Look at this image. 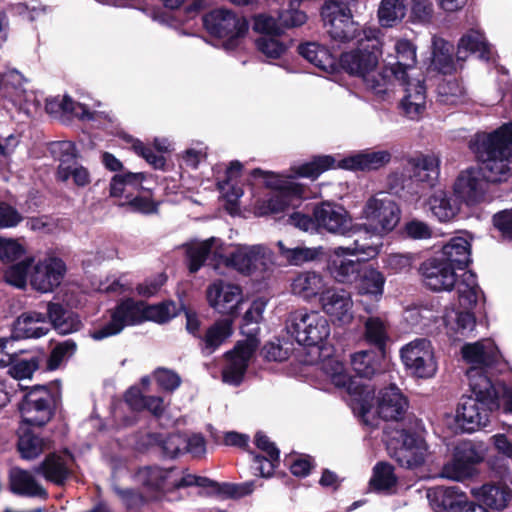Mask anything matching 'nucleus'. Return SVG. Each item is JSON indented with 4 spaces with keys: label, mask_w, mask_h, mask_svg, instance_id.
<instances>
[{
    "label": "nucleus",
    "mask_w": 512,
    "mask_h": 512,
    "mask_svg": "<svg viewBox=\"0 0 512 512\" xmlns=\"http://www.w3.org/2000/svg\"><path fill=\"white\" fill-rule=\"evenodd\" d=\"M512 121L504 123L491 133L478 132L469 142L470 150L478 160L477 167L462 171L453 185L454 196L467 206H474L485 198L489 183L506 181L512 163Z\"/></svg>",
    "instance_id": "obj_1"
},
{
    "label": "nucleus",
    "mask_w": 512,
    "mask_h": 512,
    "mask_svg": "<svg viewBox=\"0 0 512 512\" xmlns=\"http://www.w3.org/2000/svg\"><path fill=\"white\" fill-rule=\"evenodd\" d=\"M381 31L369 28L359 42V47L348 52H333L317 42H307L298 46V53L319 69L335 73L339 69L351 76L366 78L374 72L382 56Z\"/></svg>",
    "instance_id": "obj_2"
},
{
    "label": "nucleus",
    "mask_w": 512,
    "mask_h": 512,
    "mask_svg": "<svg viewBox=\"0 0 512 512\" xmlns=\"http://www.w3.org/2000/svg\"><path fill=\"white\" fill-rule=\"evenodd\" d=\"M396 61L389 62L383 71L367 78V85L375 93H385L387 84L394 77L404 86L405 95L399 103L400 109L410 119H418L426 108L425 79L412 82L407 71L417 64V47L408 39H399L395 46Z\"/></svg>",
    "instance_id": "obj_3"
},
{
    "label": "nucleus",
    "mask_w": 512,
    "mask_h": 512,
    "mask_svg": "<svg viewBox=\"0 0 512 512\" xmlns=\"http://www.w3.org/2000/svg\"><path fill=\"white\" fill-rule=\"evenodd\" d=\"M471 262V242L456 236L423 261L419 272L430 290L452 291L457 283L456 271L465 270Z\"/></svg>",
    "instance_id": "obj_4"
},
{
    "label": "nucleus",
    "mask_w": 512,
    "mask_h": 512,
    "mask_svg": "<svg viewBox=\"0 0 512 512\" xmlns=\"http://www.w3.org/2000/svg\"><path fill=\"white\" fill-rule=\"evenodd\" d=\"M472 395H463L456 410V422L462 431L472 433L489 422L490 413L500 406L493 378L481 369H468Z\"/></svg>",
    "instance_id": "obj_5"
},
{
    "label": "nucleus",
    "mask_w": 512,
    "mask_h": 512,
    "mask_svg": "<svg viewBox=\"0 0 512 512\" xmlns=\"http://www.w3.org/2000/svg\"><path fill=\"white\" fill-rule=\"evenodd\" d=\"M409 165L408 171L389 177V187L399 198L413 203L437 183L440 160L434 155L420 154L411 158Z\"/></svg>",
    "instance_id": "obj_6"
},
{
    "label": "nucleus",
    "mask_w": 512,
    "mask_h": 512,
    "mask_svg": "<svg viewBox=\"0 0 512 512\" xmlns=\"http://www.w3.org/2000/svg\"><path fill=\"white\" fill-rule=\"evenodd\" d=\"M323 27L332 41L350 43L354 40L363 41L362 37L369 30L363 29L354 20L349 5L342 1L325 0L320 8Z\"/></svg>",
    "instance_id": "obj_7"
},
{
    "label": "nucleus",
    "mask_w": 512,
    "mask_h": 512,
    "mask_svg": "<svg viewBox=\"0 0 512 512\" xmlns=\"http://www.w3.org/2000/svg\"><path fill=\"white\" fill-rule=\"evenodd\" d=\"M57 395L49 384L27 387L18 403L22 420L20 423L43 428L54 417L57 408Z\"/></svg>",
    "instance_id": "obj_8"
},
{
    "label": "nucleus",
    "mask_w": 512,
    "mask_h": 512,
    "mask_svg": "<svg viewBox=\"0 0 512 512\" xmlns=\"http://www.w3.org/2000/svg\"><path fill=\"white\" fill-rule=\"evenodd\" d=\"M287 332L299 345L319 347L330 335L327 318L317 311L299 309L291 312L286 323Z\"/></svg>",
    "instance_id": "obj_9"
},
{
    "label": "nucleus",
    "mask_w": 512,
    "mask_h": 512,
    "mask_svg": "<svg viewBox=\"0 0 512 512\" xmlns=\"http://www.w3.org/2000/svg\"><path fill=\"white\" fill-rule=\"evenodd\" d=\"M203 26L213 37L224 39L226 50H235L249 29V22L232 10L215 9L203 16Z\"/></svg>",
    "instance_id": "obj_10"
},
{
    "label": "nucleus",
    "mask_w": 512,
    "mask_h": 512,
    "mask_svg": "<svg viewBox=\"0 0 512 512\" xmlns=\"http://www.w3.org/2000/svg\"><path fill=\"white\" fill-rule=\"evenodd\" d=\"M362 218L367 232L386 235L392 232L401 219L399 205L390 197H370L362 208Z\"/></svg>",
    "instance_id": "obj_11"
},
{
    "label": "nucleus",
    "mask_w": 512,
    "mask_h": 512,
    "mask_svg": "<svg viewBox=\"0 0 512 512\" xmlns=\"http://www.w3.org/2000/svg\"><path fill=\"white\" fill-rule=\"evenodd\" d=\"M398 440L402 446L396 452L397 462L405 468H414L424 462L423 451L425 443L419 431L422 430V420L415 415H407V421L401 423Z\"/></svg>",
    "instance_id": "obj_12"
},
{
    "label": "nucleus",
    "mask_w": 512,
    "mask_h": 512,
    "mask_svg": "<svg viewBox=\"0 0 512 512\" xmlns=\"http://www.w3.org/2000/svg\"><path fill=\"white\" fill-rule=\"evenodd\" d=\"M401 359L407 370L419 378L434 376L437 365L430 340L417 338L402 347Z\"/></svg>",
    "instance_id": "obj_13"
},
{
    "label": "nucleus",
    "mask_w": 512,
    "mask_h": 512,
    "mask_svg": "<svg viewBox=\"0 0 512 512\" xmlns=\"http://www.w3.org/2000/svg\"><path fill=\"white\" fill-rule=\"evenodd\" d=\"M66 273L67 266L64 260L49 255L33 266L30 285L41 293L53 292L61 285Z\"/></svg>",
    "instance_id": "obj_14"
},
{
    "label": "nucleus",
    "mask_w": 512,
    "mask_h": 512,
    "mask_svg": "<svg viewBox=\"0 0 512 512\" xmlns=\"http://www.w3.org/2000/svg\"><path fill=\"white\" fill-rule=\"evenodd\" d=\"M313 216L317 230H325L338 235H346L351 231L352 218L340 204L322 201L314 206Z\"/></svg>",
    "instance_id": "obj_15"
},
{
    "label": "nucleus",
    "mask_w": 512,
    "mask_h": 512,
    "mask_svg": "<svg viewBox=\"0 0 512 512\" xmlns=\"http://www.w3.org/2000/svg\"><path fill=\"white\" fill-rule=\"evenodd\" d=\"M454 46L441 37L432 38L431 56L424 62V79L439 75H452L456 71L453 58Z\"/></svg>",
    "instance_id": "obj_16"
},
{
    "label": "nucleus",
    "mask_w": 512,
    "mask_h": 512,
    "mask_svg": "<svg viewBox=\"0 0 512 512\" xmlns=\"http://www.w3.org/2000/svg\"><path fill=\"white\" fill-rule=\"evenodd\" d=\"M346 249L339 247L330 257L327 268L331 276L339 283L354 284L360 277L362 268L367 260L361 259L357 254H345Z\"/></svg>",
    "instance_id": "obj_17"
},
{
    "label": "nucleus",
    "mask_w": 512,
    "mask_h": 512,
    "mask_svg": "<svg viewBox=\"0 0 512 512\" xmlns=\"http://www.w3.org/2000/svg\"><path fill=\"white\" fill-rule=\"evenodd\" d=\"M409 407L408 398L395 385L391 384L379 391L377 397V414L385 421L402 423Z\"/></svg>",
    "instance_id": "obj_18"
},
{
    "label": "nucleus",
    "mask_w": 512,
    "mask_h": 512,
    "mask_svg": "<svg viewBox=\"0 0 512 512\" xmlns=\"http://www.w3.org/2000/svg\"><path fill=\"white\" fill-rule=\"evenodd\" d=\"M435 512H475L476 502L470 501L458 487H436L428 493Z\"/></svg>",
    "instance_id": "obj_19"
},
{
    "label": "nucleus",
    "mask_w": 512,
    "mask_h": 512,
    "mask_svg": "<svg viewBox=\"0 0 512 512\" xmlns=\"http://www.w3.org/2000/svg\"><path fill=\"white\" fill-rule=\"evenodd\" d=\"M206 296L209 305L218 313L232 317L238 314L241 297V288L238 285L219 280L209 285Z\"/></svg>",
    "instance_id": "obj_20"
},
{
    "label": "nucleus",
    "mask_w": 512,
    "mask_h": 512,
    "mask_svg": "<svg viewBox=\"0 0 512 512\" xmlns=\"http://www.w3.org/2000/svg\"><path fill=\"white\" fill-rule=\"evenodd\" d=\"M322 310L334 320L348 323L352 320L353 302L351 295L344 289H324L319 296Z\"/></svg>",
    "instance_id": "obj_21"
},
{
    "label": "nucleus",
    "mask_w": 512,
    "mask_h": 512,
    "mask_svg": "<svg viewBox=\"0 0 512 512\" xmlns=\"http://www.w3.org/2000/svg\"><path fill=\"white\" fill-rule=\"evenodd\" d=\"M332 382L336 387L346 389L347 393L360 404L362 414L370 412L374 390L368 385L343 372V366L340 364L336 366L335 372L332 375Z\"/></svg>",
    "instance_id": "obj_22"
},
{
    "label": "nucleus",
    "mask_w": 512,
    "mask_h": 512,
    "mask_svg": "<svg viewBox=\"0 0 512 512\" xmlns=\"http://www.w3.org/2000/svg\"><path fill=\"white\" fill-rule=\"evenodd\" d=\"M38 323H46V315L37 311H26L21 313L12 323L11 339H38L47 335L50 328L47 326H36Z\"/></svg>",
    "instance_id": "obj_23"
},
{
    "label": "nucleus",
    "mask_w": 512,
    "mask_h": 512,
    "mask_svg": "<svg viewBox=\"0 0 512 512\" xmlns=\"http://www.w3.org/2000/svg\"><path fill=\"white\" fill-rule=\"evenodd\" d=\"M224 263L246 276L253 274L258 265L265 264L260 246L239 247L225 258Z\"/></svg>",
    "instance_id": "obj_24"
},
{
    "label": "nucleus",
    "mask_w": 512,
    "mask_h": 512,
    "mask_svg": "<svg viewBox=\"0 0 512 512\" xmlns=\"http://www.w3.org/2000/svg\"><path fill=\"white\" fill-rule=\"evenodd\" d=\"M461 354L467 363L476 365L470 369H481L487 376H489L488 369L497 363L500 356L496 346H485L481 342L464 344Z\"/></svg>",
    "instance_id": "obj_25"
},
{
    "label": "nucleus",
    "mask_w": 512,
    "mask_h": 512,
    "mask_svg": "<svg viewBox=\"0 0 512 512\" xmlns=\"http://www.w3.org/2000/svg\"><path fill=\"white\" fill-rule=\"evenodd\" d=\"M390 160L388 151H364L343 158L338 162V167L351 171H372L384 167Z\"/></svg>",
    "instance_id": "obj_26"
},
{
    "label": "nucleus",
    "mask_w": 512,
    "mask_h": 512,
    "mask_svg": "<svg viewBox=\"0 0 512 512\" xmlns=\"http://www.w3.org/2000/svg\"><path fill=\"white\" fill-rule=\"evenodd\" d=\"M37 426L20 423L17 435V450L23 459L31 460L38 457L48 446L49 439L36 433Z\"/></svg>",
    "instance_id": "obj_27"
},
{
    "label": "nucleus",
    "mask_w": 512,
    "mask_h": 512,
    "mask_svg": "<svg viewBox=\"0 0 512 512\" xmlns=\"http://www.w3.org/2000/svg\"><path fill=\"white\" fill-rule=\"evenodd\" d=\"M359 279L355 281L358 294L368 296L378 302L384 294L386 283L385 275L367 261L360 273Z\"/></svg>",
    "instance_id": "obj_28"
},
{
    "label": "nucleus",
    "mask_w": 512,
    "mask_h": 512,
    "mask_svg": "<svg viewBox=\"0 0 512 512\" xmlns=\"http://www.w3.org/2000/svg\"><path fill=\"white\" fill-rule=\"evenodd\" d=\"M291 293L306 301L320 296L325 289V281L320 273L315 271H301L292 279Z\"/></svg>",
    "instance_id": "obj_29"
},
{
    "label": "nucleus",
    "mask_w": 512,
    "mask_h": 512,
    "mask_svg": "<svg viewBox=\"0 0 512 512\" xmlns=\"http://www.w3.org/2000/svg\"><path fill=\"white\" fill-rule=\"evenodd\" d=\"M35 471L57 486H63L71 476L66 459L57 452L48 453Z\"/></svg>",
    "instance_id": "obj_30"
},
{
    "label": "nucleus",
    "mask_w": 512,
    "mask_h": 512,
    "mask_svg": "<svg viewBox=\"0 0 512 512\" xmlns=\"http://www.w3.org/2000/svg\"><path fill=\"white\" fill-rule=\"evenodd\" d=\"M475 496L478 501L476 510L480 512H488L487 508L502 510L511 499V490L506 486L484 484Z\"/></svg>",
    "instance_id": "obj_31"
},
{
    "label": "nucleus",
    "mask_w": 512,
    "mask_h": 512,
    "mask_svg": "<svg viewBox=\"0 0 512 512\" xmlns=\"http://www.w3.org/2000/svg\"><path fill=\"white\" fill-rule=\"evenodd\" d=\"M111 314L122 329L142 324L145 322L144 301L131 297L121 299L111 310Z\"/></svg>",
    "instance_id": "obj_32"
},
{
    "label": "nucleus",
    "mask_w": 512,
    "mask_h": 512,
    "mask_svg": "<svg viewBox=\"0 0 512 512\" xmlns=\"http://www.w3.org/2000/svg\"><path fill=\"white\" fill-rule=\"evenodd\" d=\"M251 176L253 178L263 177L272 179L265 182L266 187L278 192L290 204L293 200H299L304 197V185L279 179L273 172H265L260 168H255L251 171Z\"/></svg>",
    "instance_id": "obj_33"
},
{
    "label": "nucleus",
    "mask_w": 512,
    "mask_h": 512,
    "mask_svg": "<svg viewBox=\"0 0 512 512\" xmlns=\"http://www.w3.org/2000/svg\"><path fill=\"white\" fill-rule=\"evenodd\" d=\"M429 209L440 222L452 221L460 211V201L445 190H437L428 198Z\"/></svg>",
    "instance_id": "obj_34"
},
{
    "label": "nucleus",
    "mask_w": 512,
    "mask_h": 512,
    "mask_svg": "<svg viewBox=\"0 0 512 512\" xmlns=\"http://www.w3.org/2000/svg\"><path fill=\"white\" fill-rule=\"evenodd\" d=\"M10 490L20 496L46 498L47 491L27 470L15 468L9 476Z\"/></svg>",
    "instance_id": "obj_35"
},
{
    "label": "nucleus",
    "mask_w": 512,
    "mask_h": 512,
    "mask_svg": "<svg viewBox=\"0 0 512 512\" xmlns=\"http://www.w3.org/2000/svg\"><path fill=\"white\" fill-rule=\"evenodd\" d=\"M45 111L50 115L70 114L80 120H94V112L87 105L74 101L70 96L48 98Z\"/></svg>",
    "instance_id": "obj_36"
},
{
    "label": "nucleus",
    "mask_w": 512,
    "mask_h": 512,
    "mask_svg": "<svg viewBox=\"0 0 512 512\" xmlns=\"http://www.w3.org/2000/svg\"><path fill=\"white\" fill-rule=\"evenodd\" d=\"M279 255L291 266H302L320 259L324 255L323 247L298 245L287 247L282 241L277 243Z\"/></svg>",
    "instance_id": "obj_37"
},
{
    "label": "nucleus",
    "mask_w": 512,
    "mask_h": 512,
    "mask_svg": "<svg viewBox=\"0 0 512 512\" xmlns=\"http://www.w3.org/2000/svg\"><path fill=\"white\" fill-rule=\"evenodd\" d=\"M232 319L216 321L201 337L202 351L206 354L215 352L232 335Z\"/></svg>",
    "instance_id": "obj_38"
},
{
    "label": "nucleus",
    "mask_w": 512,
    "mask_h": 512,
    "mask_svg": "<svg viewBox=\"0 0 512 512\" xmlns=\"http://www.w3.org/2000/svg\"><path fill=\"white\" fill-rule=\"evenodd\" d=\"M364 337L366 342L375 347L379 355L384 357L389 339L388 323L376 316L367 318L364 323Z\"/></svg>",
    "instance_id": "obj_39"
},
{
    "label": "nucleus",
    "mask_w": 512,
    "mask_h": 512,
    "mask_svg": "<svg viewBox=\"0 0 512 512\" xmlns=\"http://www.w3.org/2000/svg\"><path fill=\"white\" fill-rule=\"evenodd\" d=\"M339 168L336 159L331 155H314L310 161L293 168L298 177L317 179L322 173Z\"/></svg>",
    "instance_id": "obj_40"
},
{
    "label": "nucleus",
    "mask_w": 512,
    "mask_h": 512,
    "mask_svg": "<svg viewBox=\"0 0 512 512\" xmlns=\"http://www.w3.org/2000/svg\"><path fill=\"white\" fill-rule=\"evenodd\" d=\"M407 12V0H381L378 20L382 27L390 28L401 23Z\"/></svg>",
    "instance_id": "obj_41"
},
{
    "label": "nucleus",
    "mask_w": 512,
    "mask_h": 512,
    "mask_svg": "<svg viewBox=\"0 0 512 512\" xmlns=\"http://www.w3.org/2000/svg\"><path fill=\"white\" fill-rule=\"evenodd\" d=\"M45 358L44 352L32 355L30 358H19L13 354L11 363H9V374L17 380L30 379L34 372L38 370Z\"/></svg>",
    "instance_id": "obj_42"
},
{
    "label": "nucleus",
    "mask_w": 512,
    "mask_h": 512,
    "mask_svg": "<svg viewBox=\"0 0 512 512\" xmlns=\"http://www.w3.org/2000/svg\"><path fill=\"white\" fill-rule=\"evenodd\" d=\"M351 365L360 378H372L381 371V364L378 356L373 351H360L355 353L351 359Z\"/></svg>",
    "instance_id": "obj_43"
},
{
    "label": "nucleus",
    "mask_w": 512,
    "mask_h": 512,
    "mask_svg": "<svg viewBox=\"0 0 512 512\" xmlns=\"http://www.w3.org/2000/svg\"><path fill=\"white\" fill-rule=\"evenodd\" d=\"M396 484L394 467L388 462H378L373 468V475L369 481L370 488L376 492H383L392 489Z\"/></svg>",
    "instance_id": "obj_44"
},
{
    "label": "nucleus",
    "mask_w": 512,
    "mask_h": 512,
    "mask_svg": "<svg viewBox=\"0 0 512 512\" xmlns=\"http://www.w3.org/2000/svg\"><path fill=\"white\" fill-rule=\"evenodd\" d=\"M149 442L161 447L163 454L169 458H175L184 452L185 436L180 433H171L164 436L161 433H149Z\"/></svg>",
    "instance_id": "obj_45"
},
{
    "label": "nucleus",
    "mask_w": 512,
    "mask_h": 512,
    "mask_svg": "<svg viewBox=\"0 0 512 512\" xmlns=\"http://www.w3.org/2000/svg\"><path fill=\"white\" fill-rule=\"evenodd\" d=\"M480 287L477 282V276L474 272L464 273L463 279L457 286L459 303L466 309L476 306L478 301V291Z\"/></svg>",
    "instance_id": "obj_46"
},
{
    "label": "nucleus",
    "mask_w": 512,
    "mask_h": 512,
    "mask_svg": "<svg viewBox=\"0 0 512 512\" xmlns=\"http://www.w3.org/2000/svg\"><path fill=\"white\" fill-rule=\"evenodd\" d=\"M462 51L470 53H479L481 59L489 60L491 51L489 44L483 36L476 31H470L464 34L458 42V59H463L460 55Z\"/></svg>",
    "instance_id": "obj_47"
},
{
    "label": "nucleus",
    "mask_w": 512,
    "mask_h": 512,
    "mask_svg": "<svg viewBox=\"0 0 512 512\" xmlns=\"http://www.w3.org/2000/svg\"><path fill=\"white\" fill-rule=\"evenodd\" d=\"M145 321H152L158 324H164L179 314L176 304L172 300H164L157 304H147L144 302Z\"/></svg>",
    "instance_id": "obj_48"
},
{
    "label": "nucleus",
    "mask_w": 512,
    "mask_h": 512,
    "mask_svg": "<svg viewBox=\"0 0 512 512\" xmlns=\"http://www.w3.org/2000/svg\"><path fill=\"white\" fill-rule=\"evenodd\" d=\"M243 165L238 160L231 161L229 166L225 170V176L222 180H218L217 188L220 192H224L229 203H234L242 195L241 188L234 186L230 187V183L233 179L238 178L241 175Z\"/></svg>",
    "instance_id": "obj_49"
},
{
    "label": "nucleus",
    "mask_w": 512,
    "mask_h": 512,
    "mask_svg": "<svg viewBox=\"0 0 512 512\" xmlns=\"http://www.w3.org/2000/svg\"><path fill=\"white\" fill-rule=\"evenodd\" d=\"M465 96V89L461 82L454 78L443 80L437 86V97L440 103L446 105H456L462 102Z\"/></svg>",
    "instance_id": "obj_50"
},
{
    "label": "nucleus",
    "mask_w": 512,
    "mask_h": 512,
    "mask_svg": "<svg viewBox=\"0 0 512 512\" xmlns=\"http://www.w3.org/2000/svg\"><path fill=\"white\" fill-rule=\"evenodd\" d=\"M214 239H208L196 247H190L186 251L188 270L194 274L200 270L211 253Z\"/></svg>",
    "instance_id": "obj_51"
},
{
    "label": "nucleus",
    "mask_w": 512,
    "mask_h": 512,
    "mask_svg": "<svg viewBox=\"0 0 512 512\" xmlns=\"http://www.w3.org/2000/svg\"><path fill=\"white\" fill-rule=\"evenodd\" d=\"M76 349L77 344L72 339H68L63 342L57 343L46 359V370H57L60 367L63 360L65 359V357L68 355H73Z\"/></svg>",
    "instance_id": "obj_52"
},
{
    "label": "nucleus",
    "mask_w": 512,
    "mask_h": 512,
    "mask_svg": "<svg viewBox=\"0 0 512 512\" xmlns=\"http://www.w3.org/2000/svg\"><path fill=\"white\" fill-rule=\"evenodd\" d=\"M32 261L31 258H26L9 266L4 273L5 281L17 288L24 287Z\"/></svg>",
    "instance_id": "obj_53"
},
{
    "label": "nucleus",
    "mask_w": 512,
    "mask_h": 512,
    "mask_svg": "<svg viewBox=\"0 0 512 512\" xmlns=\"http://www.w3.org/2000/svg\"><path fill=\"white\" fill-rule=\"evenodd\" d=\"M228 363L222 370V379L225 383L239 386L244 379L248 364L233 357H227Z\"/></svg>",
    "instance_id": "obj_54"
},
{
    "label": "nucleus",
    "mask_w": 512,
    "mask_h": 512,
    "mask_svg": "<svg viewBox=\"0 0 512 512\" xmlns=\"http://www.w3.org/2000/svg\"><path fill=\"white\" fill-rule=\"evenodd\" d=\"M476 473V466L466 463L464 460L458 462L453 455L452 461L443 467V475L449 479L462 480L472 477Z\"/></svg>",
    "instance_id": "obj_55"
},
{
    "label": "nucleus",
    "mask_w": 512,
    "mask_h": 512,
    "mask_svg": "<svg viewBox=\"0 0 512 512\" xmlns=\"http://www.w3.org/2000/svg\"><path fill=\"white\" fill-rule=\"evenodd\" d=\"M258 345L259 341L255 336H248L247 339L238 341L234 348L226 353V357H233L249 365Z\"/></svg>",
    "instance_id": "obj_56"
},
{
    "label": "nucleus",
    "mask_w": 512,
    "mask_h": 512,
    "mask_svg": "<svg viewBox=\"0 0 512 512\" xmlns=\"http://www.w3.org/2000/svg\"><path fill=\"white\" fill-rule=\"evenodd\" d=\"M25 254V248L16 239L0 236V261L4 264L12 263Z\"/></svg>",
    "instance_id": "obj_57"
},
{
    "label": "nucleus",
    "mask_w": 512,
    "mask_h": 512,
    "mask_svg": "<svg viewBox=\"0 0 512 512\" xmlns=\"http://www.w3.org/2000/svg\"><path fill=\"white\" fill-rule=\"evenodd\" d=\"M253 30L263 36H280L283 30L277 20L266 14H258L253 18Z\"/></svg>",
    "instance_id": "obj_58"
},
{
    "label": "nucleus",
    "mask_w": 512,
    "mask_h": 512,
    "mask_svg": "<svg viewBox=\"0 0 512 512\" xmlns=\"http://www.w3.org/2000/svg\"><path fill=\"white\" fill-rule=\"evenodd\" d=\"M57 176L61 181H67L70 177H72L75 185L79 187L87 186L90 183L89 171L83 166H58Z\"/></svg>",
    "instance_id": "obj_59"
},
{
    "label": "nucleus",
    "mask_w": 512,
    "mask_h": 512,
    "mask_svg": "<svg viewBox=\"0 0 512 512\" xmlns=\"http://www.w3.org/2000/svg\"><path fill=\"white\" fill-rule=\"evenodd\" d=\"M257 49L268 58L278 59L286 51V46L273 36H262L256 40Z\"/></svg>",
    "instance_id": "obj_60"
},
{
    "label": "nucleus",
    "mask_w": 512,
    "mask_h": 512,
    "mask_svg": "<svg viewBox=\"0 0 512 512\" xmlns=\"http://www.w3.org/2000/svg\"><path fill=\"white\" fill-rule=\"evenodd\" d=\"M454 456L457 457V461L464 460L466 463L477 465L484 460V456L478 451L477 447L471 441H464L458 444L454 450Z\"/></svg>",
    "instance_id": "obj_61"
},
{
    "label": "nucleus",
    "mask_w": 512,
    "mask_h": 512,
    "mask_svg": "<svg viewBox=\"0 0 512 512\" xmlns=\"http://www.w3.org/2000/svg\"><path fill=\"white\" fill-rule=\"evenodd\" d=\"M433 15V6L430 0H412L410 20L412 23H428Z\"/></svg>",
    "instance_id": "obj_62"
},
{
    "label": "nucleus",
    "mask_w": 512,
    "mask_h": 512,
    "mask_svg": "<svg viewBox=\"0 0 512 512\" xmlns=\"http://www.w3.org/2000/svg\"><path fill=\"white\" fill-rule=\"evenodd\" d=\"M154 376L159 387L167 392H173L181 384L180 376L175 371L167 368H157Z\"/></svg>",
    "instance_id": "obj_63"
},
{
    "label": "nucleus",
    "mask_w": 512,
    "mask_h": 512,
    "mask_svg": "<svg viewBox=\"0 0 512 512\" xmlns=\"http://www.w3.org/2000/svg\"><path fill=\"white\" fill-rule=\"evenodd\" d=\"M492 223L503 238L512 240V208L495 213L492 217Z\"/></svg>",
    "instance_id": "obj_64"
}]
</instances>
